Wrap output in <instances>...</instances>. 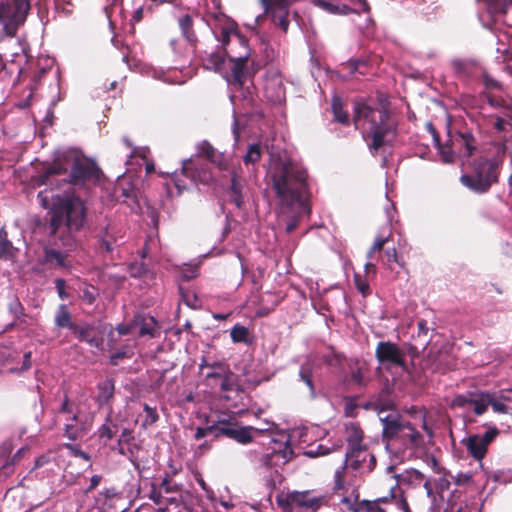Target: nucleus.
<instances>
[{
    "mask_svg": "<svg viewBox=\"0 0 512 512\" xmlns=\"http://www.w3.org/2000/svg\"><path fill=\"white\" fill-rule=\"evenodd\" d=\"M119 439L126 444H130L132 441H134L135 437L131 429L123 428Z\"/></svg>",
    "mask_w": 512,
    "mask_h": 512,
    "instance_id": "nucleus-59",
    "label": "nucleus"
},
{
    "mask_svg": "<svg viewBox=\"0 0 512 512\" xmlns=\"http://www.w3.org/2000/svg\"><path fill=\"white\" fill-rule=\"evenodd\" d=\"M55 287L58 293V296L60 299L65 300L68 298V294L65 290L66 288V281L63 278H57L55 280Z\"/></svg>",
    "mask_w": 512,
    "mask_h": 512,
    "instance_id": "nucleus-55",
    "label": "nucleus"
},
{
    "mask_svg": "<svg viewBox=\"0 0 512 512\" xmlns=\"http://www.w3.org/2000/svg\"><path fill=\"white\" fill-rule=\"evenodd\" d=\"M213 7L217 10V13L214 14V17L216 19H219L220 17L226 18L225 14L221 11L222 4L221 0H211Z\"/></svg>",
    "mask_w": 512,
    "mask_h": 512,
    "instance_id": "nucleus-63",
    "label": "nucleus"
},
{
    "mask_svg": "<svg viewBox=\"0 0 512 512\" xmlns=\"http://www.w3.org/2000/svg\"><path fill=\"white\" fill-rule=\"evenodd\" d=\"M270 178L281 208L297 207L298 214H310L308 172L302 165L279 159L271 167Z\"/></svg>",
    "mask_w": 512,
    "mask_h": 512,
    "instance_id": "nucleus-2",
    "label": "nucleus"
},
{
    "mask_svg": "<svg viewBox=\"0 0 512 512\" xmlns=\"http://www.w3.org/2000/svg\"><path fill=\"white\" fill-rule=\"evenodd\" d=\"M230 365L224 361H213L208 365V372L205 374V382L211 388L218 386V380L224 375Z\"/></svg>",
    "mask_w": 512,
    "mask_h": 512,
    "instance_id": "nucleus-25",
    "label": "nucleus"
},
{
    "mask_svg": "<svg viewBox=\"0 0 512 512\" xmlns=\"http://www.w3.org/2000/svg\"><path fill=\"white\" fill-rule=\"evenodd\" d=\"M205 157L209 162L217 165L220 169H227L222 154L207 141H202L198 145V154L195 158H190L183 163L182 171L186 177H190L194 182L208 184L212 180V174L207 164L200 163L199 158Z\"/></svg>",
    "mask_w": 512,
    "mask_h": 512,
    "instance_id": "nucleus-7",
    "label": "nucleus"
},
{
    "mask_svg": "<svg viewBox=\"0 0 512 512\" xmlns=\"http://www.w3.org/2000/svg\"><path fill=\"white\" fill-rule=\"evenodd\" d=\"M472 407L475 416H482L491 406L497 413H507L508 407L496 399L494 393L483 390H471L462 394H456L449 403L450 409H464Z\"/></svg>",
    "mask_w": 512,
    "mask_h": 512,
    "instance_id": "nucleus-8",
    "label": "nucleus"
},
{
    "mask_svg": "<svg viewBox=\"0 0 512 512\" xmlns=\"http://www.w3.org/2000/svg\"><path fill=\"white\" fill-rule=\"evenodd\" d=\"M487 98V102L488 104L491 106V107H494V108H503L504 111H503V115L505 116V113L508 112V108H512V106H508L505 102V100L501 97H498V96H495V95H492V94H487L486 96Z\"/></svg>",
    "mask_w": 512,
    "mask_h": 512,
    "instance_id": "nucleus-48",
    "label": "nucleus"
},
{
    "mask_svg": "<svg viewBox=\"0 0 512 512\" xmlns=\"http://www.w3.org/2000/svg\"><path fill=\"white\" fill-rule=\"evenodd\" d=\"M134 325L139 327L140 336H155L157 322L153 316L138 313L134 316Z\"/></svg>",
    "mask_w": 512,
    "mask_h": 512,
    "instance_id": "nucleus-27",
    "label": "nucleus"
},
{
    "mask_svg": "<svg viewBox=\"0 0 512 512\" xmlns=\"http://www.w3.org/2000/svg\"><path fill=\"white\" fill-rule=\"evenodd\" d=\"M507 117H500V116H497L495 118V122L493 124V127L494 129L497 131V132H503L506 130V126L508 125L510 128H512V124H511V120H507L506 119Z\"/></svg>",
    "mask_w": 512,
    "mask_h": 512,
    "instance_id": "nucleus-52",
    "label": "nucleus"
},
{
    "mask_svg": "<svg viewBox=\"0 0 512 512\" xmlns=\"http://www.w3.org/2000/svg\"><path fill=\"white\" fill-rule=\"evenodd\" d=\"M208 434H212L214 436V429H213L212 424L208 425L206 427H197L196 431H195V434H194V439L197 440V441L201 440L202 438H204Z\"/></svg>",
    "mask_w": 512,
    "mask_h": 512,
    "instance_id": "nucleus-54",
    "label": "nucleus"
},
{
    "mask_svg": "<svg viewBox=\"0 0 512 512\" xmlns=\"http://www.w3.org/2000/svg\"><path fill=\"white\" fill-rule=\"evenodd\" d=\"M81 297L85 303L92 305L97 297L96 289L94 287L84 289Z\"/></svg>",
    "mask_w": 512,
    "mask_h": 512,
    "instance_id": "nucleus-51",
    "label": "nucleus"
},
{
    "mask_svg": "<svg viewBox=\"0 0 512 512\" xmlns=\"http://www.w3.org/2000/svg\"><path fill=\"white\" fill-rule=\"evenodd\" d=\"M354 284L356 289L362 294L363 297H367L368 295L371 294L369 282L364 275L355 273Z\"/></svg>",
    "mask_w": 512,
    "mask_h": 512,
    "instance_id": "nucleus-40",
    "label": "nucleus"
},
{
    "mask_svg": "<svg viewBox=\"0 0 512 512\" xmlns=\"http://www.w3.org/2000/svg\"><path fill=\"white\" fill-rule=\"evenodd\" d=\"M91 429V421L84 413L67 416L64 424V436L71 441L85 437Z\"/></svg>",
    "mask_w": 512,
    "mask_h": 512,
    "instance_id": "nucleus-17",
    "label": "nucleus"
},
{
    "mask_svg": "<svg viewBox=\"0 0 512 512\" xmlns=\"http://www.w3.org/2000/svg\"><path fill=\"white\" fill-rule=\"evenodd\" d=\"M14 16L15 12L9 4H0V22L8 37H14L17 33L18 25L13 20Z\"/></svg>",
    "mask_w": 512,
    "mask_h": 512,
    "instance_id": "nucleus-24",
    "label": "nucleus"
},
{
    "mask_svg": "<svg viewBox=\"0 0 512 512\" xmlns=\"http://www.w3.org/2000/svg\"><path fill=\"white\" fill-rule=\"evenodd\" d=\"M54 324L57 329H68L80 342H85L91 347L99 348L103 342L102 332L93 323H78L73 320V315L65 304H60L54 315Z\"/></svg>",
    "mask_w": 512,
    "mask_h": 512,
    "instance_id": "nucleus-6",
    "label": "nucleus"
},
{
    "mask_svg": "<svg viewBox=\"0 0 512 512\" xmlns=\"http://www.w3.org/2000/svg\"><path fill=\"white\" fill-rule=\"evenodd\" d=\"M115 400V381L107 378L97 384V395L95 402L99 408L106 407L110 414L113 413V403Z\"/></svg>",
    "mask_w": 512,
    "mask_h": 512,
    "instance_id": "nucleus-18",
    "label": "nucleus"
},
{
    "mask_svg": "<svg viewBox=\"0 0 512 512\" xmlns=\"http://www.w3.org/2000/svg\"><path fill=\"white\" fill-rule=\"evenodd\" d=\"M300 379L307 385L310 395L315 396V388L312 380V369L309 366H302L299 371Z\"/></svg>",
    "mask_w": 512,
    "mask_h": 512,
    "instance_id": "nucleus-43",
    "label": "nucleus"
},
{
    "mask_svg": "<svg viewBox=\"0 0 512 512\" xmlns=\"http://www.w3.org/2000/svg\"><path fill=\"white\" fill-rule=\"evenodd\" d=\"M375 358L385 367H401L404 368L405 353L396 343L391 341H380L375 349Z\"/></svg>",
    "mask_w": 512,
    "mask_h": 512,
    "instance_id": "nucleus-15",
    "label": "nucleus"
},
{
    "mask_svg": "<svg viewBox=\"0 0 512 512\" xmlns=\"http://www.w3.org/2000/svg\"><path fill=\"white\" fill-rule=\"evenodd\" d=\"M135 328V325H134V319L132 320L131 323L129 324H119L117 327H116V330L118 331V333L120 335H129L132 331V329Z\"/></svg>",
    "mask_w": 512,
    "mask_h": 512,
    "instance_id": "nucleus-60",
    "label": "nucleus"
},
{
    "mask_svg": "<svg viewBox=\"0 0 512 512\" xmlns=\"http://www.w3.org/2000/svg\"><path fill=\"white\" fill-rule=\"evenodd\" d=\"M181 297L183 302L190 308L198 310L201 308V303L198 296L195 293H185L181 291Z\"/></svg>",
    "mask_w": 512,
    "mask_h": 512,
    "instance_id": "nucleus-47",
    "label": "nucleus"
},
{
    "mask_svg": "<svg viewBox=\"0 0 512 512\" xmlns=\"http://www.w3.org/2000/svg\"><path fill=\"white\" fill-rule=\"evenodd\" d=\"M441 154L443 162L452 163L454 161V151L448 145L443 146L440 143V147H437Z\"/></svg>",
    "mask_w": 512,
    "mask_h": 512,
    "instance_id": "nucleus-50",
    "label": "nucleus"
},
{
    "mask_svg": "<svg viewBox=\"0 0 512 512\" xmlns=\"http://www.w3.org/2000/svg\"><path fill=\"white\" fill-rule=\"evenodd\" d=\"M295 0H260L266 14L288 11Z\"/></svg>",
    "mask_w": 512,
    "mask_h": 512,
    "instance_id": "nucleus-33",
    "label": "nucleus"
},
{
    "mask_svg": "<svg viewBox=\"0 0 512 512\" xmlns=\"http://www.w3.org/2000/svg\"><path fill=\"white\" fill-rule=\"evenodd\" d=\"M237 424L239 423L234 417L219 418L217 421L212 423L214 435L218 434V429L231 428Z\"/></svg>",
    "mask_w": 512,
    "mask_h": 512,
    "instance_id": "nucleus-45",
    "label": "nucleus"
},
{
    "mask_svg": "<svg viewBox=\"0 0 512 512\" xmlns=\"http://www.w3.org/2000/svg\"><path fill=\"white\" fill-rule=\"evenodd\" d=\"M294 457V451L290 446L289 442L286 443L282 450H273L270 453H266L261 457V463L267 468L275 466L285 465L290 462Z\"/></svg>",
    "mask_w": 512,
    "mask_h": 512,
    "instance_id": "nucleus-21",
    "label": "nucleus"
},
{
    "mask_svg": "<svg viewBox=\"0 0 512 512\" xmlns=\"http://www.w3.org/2000/svg\"><path fill=\"white\" fill-rule=\"evenodd\" d=\"M250 51L249 48L242 52H236L233 55H229L230 69L222 73L223 78L227 83L236 88H243L246 80L251 78L257 72V68L248 66Z\"/></svg>",
    "mask_w": 512,
    "mask_h": 512,
    "instance_id": "nucleus-10",
    "label": "nucleus"
},
{
    "mask_svg": "<svg viewBox=\"0 0 512 512\" xmlns=\"http://www.w3.org/2000/svg\"><path fill=\"white\" fill-rule=\"evenodd\" d=\"M344 465L347 468L369 473L376 466V457L368 450L366 445L347 449Z\"/></svg>",
    "mask_w": 512,
    "mask_h": 512,
    "instance_id": "nucleus-14",
    "label": "nucleus"
},
{
    "mask_svg": "<svg viewBox=\"0 0 512 512\" xmlns=\"http://www.w3.org/2000/svg\"><path fill=\"white\" fill-rule=\"evenodd\" d=\"M345 439L348 443V449L364 446V433L359 424L350 422L345 426Z\"/></svg>",
    "mask_w": 512,
    "mask_h": 512,
    "instance_id": "nucleus-28",
    "label": "nucleus"
},
{
    "mask_svg": "<svg viewBox=\"0 0 512 512\" xmlns=\"http://www.w3.org/2000/svg\"><path fill=\"white\" fill-rule=\"evenodd\" d=\"M230 337L234 343H250L249 330L245 326L236 324L230 331Z\"/></svg>",
    "mask_w": 512,
    "mask_h": 512,
    "instance_id": "nucleus-35",
    "label": "nucleus"
},
{
    "mask_svg": "<svg viewBox=\"0 0 512 512\" xmlns=\"http://www.w3.org/2000/svg\"><path fill=\"white\" fill-rule=\"evenodd\" d=\"M492 17L504 16L512 7V0H477Z\"/></svg>",
    "mask_w": 512,
    "mask_h": 512,
    "instance_id": "nucleus-29",
    "label": "nucleus"
},
{
    "mask_svg": "<svg viewBox=\"0 0 512 512\" xmlns=\"http://www.w3.org/2000/svg\"><path fill=\"white\" fill-rule=\"evenodd\" d=\"M67 173V167L64 166V164L58 160L54 161L52 164H49L48 166L43 168V171L40 175L37 177V184L38 185H47L50 184V178L55 175H63Z\"/></svg>",
    "mask_w": 512,
    "mask_h": 512,
    "instance_id": "nucleus-30",
    "label": "nucleus"
},
{
    "mask_svg": "<svg viewBox=\"0 0 512 512\" xmlns=\"http://www.w3.org/2000/svg\"><path fill=\"white\" fill-rule=\"evenodd\" d=\"M218 385L222 392H230L239 390L238 375L235 374L231 368L227 369L226 373L218 380Z\"/></svg>",
    "mask_w": 512,
    "mask_h": 512,
    "instance_id": "nucleus-32",
    "label": "nucleus"
},
{
    "mask_svg": "<svg viewBox=\"0 0 512 512\" xmlns=\"http://www.w3.org/2000/svg\"><path fill=\"white\" fill-rule=\"evenodd\" d=\"M26 451V448H20L12 457V459L10 460V462H7L3 467L6 468L8 465H13L15 463H17L22 455L25 453Z\"/></svg>",
    "mask_w": 512,
    "mask_h": 512,
    "instance_id": "nucleus-62",
    "label": "nucleus"
},
{
    "mask_svg": "<svg viewBox=\"0 0 512 512\" xmlns=\"http://www.w3.org/2000/svg\"><path fill=\"white\" fill-rule=\"evenodd\" d=\"M102 476L101 475H93L90 479V485L85 490L86 493H89L93 491L101 482Z\"/></svg>",
    "mask_w": 512,
    "mask_h": 512,
    "instance_id": "nucleus-61",
    "label": "nucleus"
},
{
    "mask_svg": "<svg viewBox=\"0 0 512 512\" xmlns=\"http://www.w3.org/2000/svg\"><path fill=\"white\" fill-rule=\"evenodd\" d=\"M346 469L347 467L343 465L341 468L335 471L333 491L336 494H344L347 491L345 482Z\"/></svg>",
    "mask_w": 512,
    "mask_h": 512,
    "instance_id": "nucleus-36",
    "label": "nucleus"
},
{
    "mask_svg": "<svg viewBox=\"0 0 512 512\" xmlns=\"http://www.w3.org/2000/svg\"><path fill=\"white\" fill-rule=\"evenodd\" d=\"M484 83H485L486 88H492V89L500 88V83L487 75L484 77Z\"/></svg>",
    "mask_w": 512,
    "mask_h": 512,
    "instance_id": "nucleus-64",
    "label": "nucleus"
},
{
    "mask_svg": "<svg viewBox=\"0 0 512 512\" xmlns=\"http://www.w3.org/2000/svg\"><path fill=\"white\" fill-rule=\"evenodd\" d=\"M9 310L15 315L16 318H19L23 315V306L18 299L13 300L9 304Z\"/></svg>",
    "mask_w": 512,
    "mask_h": 512,
    "instance_id": "nucleus-58",
    "label": "nucleus"
},
{
    "mask_svg": "<svg viewBox=\"0 0 512 512\" xmlns=\"http://www.w3.org/2000/svg\"><path fill=\"white\" fill-rule=\"evenodd\" d=\"M499 163L494 159L479 157L474 159L469 170L461 178V183L477 193H485L498 182Z\"/></svg>",
    "mask_w": 512,
    "mask_h": 512,
    "instance_id": "nucleus-5",
    "label": "nucleus"
},
{
    "mask_svg": "<svg viewBox=\"0 0 512 512\" xmlns=\"http://www.w3.org/2000/svg\"><path fill=\"white\" fill-rule=\"evenodd\" d=\"M131 357L132 353H129L127 351H117L110 355V364L113 366H117L122 359Z\"/></svg>",
    "mask_w": 512,
    "mask_h": 512,
    "instance_id": "nucleus-53",
    "label": "nucleus"
},
{
    "mask_svg": "<svg viewBox=\"0 0 512 512\" xmlns=\"http://www.w3.org/2000/svg\"><path fill=\"white\" fill-rule=\"evenodd\" d=\"M451 66L458 77H467L472 72V64L467 60L454 59Z\"/></svg>",
    "mask_w": 512,
    "mask_h": 512,
    "instance_id": "nucleus-37",
    "label": "nucleus"
},
{
    "mask_svg": "<svg viewBox=\"0 0 512 512\" xmlns=\"http://www.w3.org/2000/svg\"><path fill=\"white\" fill-rule=\"evenodd\" d=\"M245 186V180L240 175V172L234 169L231 172L230 186L227 189V194L230 203L234 204L238 209L244 206L243 189Z\"/></svg>",
    "mask_w": 512,
    "mask_h": 512,
    "instance_id": "nucleus-22",
    "label": "nucleus"
},
{
    "mask_svg": "<svg viewBox=\"0 0 512 512\" xmlns=\"http://www.w3.org/2000/svg\"><path fill=\"white\" fill-rule=\"evenodd\" d=\"M115 239L112 235H109L108 231L99 239L98 249L101 253H111L113 251V245Z\"/></svg>",
    "mask_w": 512,
    "mask_h": 512,
    "instance_id": "nucleus-44",
    "label": "nucleus"
},
{
    "mask_svg": "<svg viewBox=\"0 0 512 512\" xmlns=\"http://www.w3.org/2000/svg\"><path fill=\"white\" fill-rule=\"evenodd\" d=\"M499 435L497 427L489 428L483 435L472 434L462 440V444L466 447L469 455L475 460L481 461L487 454L488 446Z\"/></svg>",
    "mask_w": 512,
    "mask_h": 512,
    "instance_id": "nucleus-13",
    "label": "nucleus"
},
{
    "mask_svg": "<svg viewBox=\"0 0 512 512\" xmlns=\"http://www.w3.org/2000/svg\"><path fill=\"white\" fill-rule=\"evenodd\" d=\"M262 151L259 144H252L249 146L247 153L243 157V161L246 165L254 164L261 158Z\"/></svg>",
    "mask_w": 512,
    "mask_h": 512,
    "instance_id": "nucleus-39",
    "label": "nucleus"
},
{
    "mask_svg": "<svg viewBox=\"0 0 512 512\" xmlns=\"http://www.w3.org/2000/svg\"><path fill=\"white\" fill-rule=\"evenodd\" d=\"M119 431V425L112 419V414L108 412L104 423L98 428L97 435L100 439L111 440Z\"/></svg>",
    "mask_w": 512,
    "mask_h": 512,
    "instance_id": "nucleus-31",
    "label": "nucleus"
},
{
    "mask_svg": "<svg viewBox=\"0 0 512 512\" xmlns=\"http://www.w3.org/2000/svg\"><path fill=\"white\" fill-rule=\"evenodd\" d=\"M181 34L187 43L195 48L198 44V37L193 28V18L189 14H185L178 20Z\"/></svg>",
    "mask_w": 512,
    "mask_h": 512,
    "instance_id": "nucleus-26",
    "label": "nucleus"
},
{
    "mask_svg": "<svg viewBox=\"0 0 512 512\" xmlns=\"http://www.w3.org/2000/svg\"><path fill=\"white\" fill-rule=\"evenodd\" d=\"M272 18L273 23L278 26L282 31L287 32L289 28V10L283 12H277L269 14Z\"/></svg>",
    "mask_w": 512,
    "mask_h": 512,
    "instance_id": "nucleus-42",
    "label": "nucleus"
},
{
    "mask_svg": "<svg viewBox=\"0 0 512 512\" xmlns=\"http://www.w3.org/2000/svg\"><path fill=\"white\" fill-rule=\"evenodd\" d=\"M45 230L56 247H44L41 264L49 269L68 270L71 263L68 253L74 251L78 244V234L88 226V208L86 202L75 194L58 197L48 210Z\"/></svg>",
    "mask_w": 512,
    "mask_h": 512,
    "instance_id": "nucleus-1",
    "label": "nucleus"
},
{
    "mask_svg": "<svg viewBox=\"0 0 512 512\" xmlns=\"http://www.w3.org/2000/svg\"><path fill=\"white\" fill-rule=\"evenodd\" d=\"M451 145L463 157H470L477 148V140L469 131L456 132L451 136Z\"/></svg>",
    "mask_w": 512,
    "mask_h": 512,
    "instance_id": "nucleus-19",
    "label": "nucleus"
},
{
    "mask_svg": "<svg viewBox=\"0 0 512 512\" xmlns=\"http://www.w3.org/2000/svg\"><path fill=\"white\" fill-rule=\"evenodd\" d=\"M102 175L101 169L91 159L73 157L67 182L74 186H83L88 181H98Z\"/></svg>",
    "mask_w": 512,
    "mask_h": 512,
    "instance_id": "nucleus-11",
    "label": "nucleus"
},
{
    "mask_svg": "<svg viewBox=\"0 0 512 512\" xmlns=\"http://www.w3.org/2000/svg\"><path fill=\"white\" fill-rule=\"evenodd\" d=\"M383 424L382 437L388 444H400L404 448H418L423 444V436L399 414L380 417Z\"/></svg>",
    "mask_w": 512,
    "mask_h": 512,
    "instance_id": "nucleus-4",
    "label": "nucleus"
},
{
    "mask_svg": "<svg viewBox=\"0 0 512 512\" xmlns=\"http://www.w3.org/2000/svg\"><path fill=\"white\" fill-rule=\"evenodd\" d=\"M233 54H235V51L224 52L217 48L204 60V67L208 70L222 74L226 58L229 60V55Z\"/></svg>",
    "mask_w": 512,
    "mask_h": 512,
    "instance_id": "nucleus-23",
    "label": "nucleus"
},
{
    "mask_svg": "<svg viewBox=\"0 0 512 512\" xmlns=\"http://www.w3.org/2000/svg\"><path fill=\"white\" fill-rule=\"evenodd\" d=\"M59 412L62 414H67L68 416H72L73 414H76V413H81L80 411L75 410L74 405L72 403H70V400L67 395H65L64 400L61 403Z\"/></svg>",
    "mask_w": 512,
    "mask_h": 512,
    "instance_id": "nucleus-49",
    "label": "nucleus"
},
{
    "mask_svg": "<svg viewBox=\"0 0 512 512\" xmlns=\"http://www.w3.org/2000/svg\"><path fill=\"white\" fill-rule=\"evenodd\" d=\"M354 125L362 128L364 123H369V128L363 130V138L367 142L369 150L375 155L384 146H392L397 134V123L391 118L390 111L385 107H371L364 102H356L354 105Z\"/></svg>",
    "mask_w": 512,
    "mask_h": 512,
    "instance_id": "nucleus-3",
    "label": "nucleus"
},
{
    "mask_svg": "<svg viewBox=\"0 0 512 512\" xmlns=\"http://www.w3.org/2000/svg\"><path fill=\"white\" fill-rule=\"evenodd\" d=\"M255 430L252 426H240L239 424L231 428L218 429V434L214 435V439H220L221 437L230 438L240 444H248L253 441L252 432Z\"/></svg>",
    "mask_w": 512,
    "mask_h": 512,
    "instance_id": "nucleus-20",
    "label": "nucleus"
},
{
    "mask_svg": "<svg viewBox=\"0 0 512 512\" xmlns=\"http://www.w3.org/2000/svg\"><path fill=\"white\" fill-rule=\"evenodd\" d=\"M216 39L221 43L218 49L226 51H235L229 48L231 42H235L242 50L248 49V39L239 31L238 25L234 20L226 19L225 24L220 28V34Z\"/></svg>",
    "mask_w": 512,
    "mask_h": 512,
    "instance_id": "nucleus-16",
    "label": "nucleus"
},
{
    "mask_svg": "<svg viewBox=\"0 0 512 512\" xmlns=\"http://www.w3.org/2000/svg\"><path fill=\"white\" fill-rule=\"evenodd\" d=\"M391 235H392L391 232H389L387 236L378 235L375 238L373 245L370 247V249L367 252V259H369V260L374 259L375 253H377V252L379 253L383 250L384 246L389 242Z\"/></svg>",
    "mask_w": 512,
    "mask_h": 512,
    "instance_id": "nucleus-38",
    "label": "nucleus"
},
{
    "mask_svg": "<svg viewBox=\"0 0 512 512\" xmlns=\"http://www.w3.org/2000/svg\"><path fill=\"white\" fill-rule=\"evenodd\" d=\"M164 491L165 493H172L178 491V486L176 484H172L170 478L165 477L160 484V492Z\"/></svg>",
    "mask_w": 512,
    "mask_h": 512,
    "instance_id": "nucleus-56",
    "label": "nucleus"
},
{
    "mask_svg": "<svg viewBox=\"0 0 512 512\" xmlns=\"http://www.w3.org/2000/svg\"><path fill=\"white\" fill-rule=\"evenodd\" d=\"M400 508L403 512H410L409 505L403 498H378L376 500H362L354 506L355 512H394Z\"/></svg>",
    "mask_w": 512,
    "mask_h": 512,
    "instance_id": "nucleus-12",
    "label": "nucleus"
},
{
    "mask_svg": "<svg viewBox=\"0 0 512 512\" xmlns=\"http://www.w3.org/2000/svg\"><path fill=\"white\" fill-rule=\"evenodd\" d=\"M17 253L18 249L7 239V234L0 232V259L13 260Z\"/></svg>",
    "mask_w": 512,
    "mask_h": 512,
    "instance_id": "nucleus-34",
    "label": "nucleus"
},
{
    "mask_svg": "<svg viewBox=\"0 0 512 512\" xmlns=\"http://www.w3.org/2000/svg\"><path fill=\"white\" fill-rule=\"evenodd\" d=\"M327 499L311 490L280 492L276 503L283 512H315L320 509Z\"/></svg>",
    "mask_w": 512,
    "mask_h": 512,
    "instance_id": "nucleus-9",
    "label": "nucleus"
},
{
    "mask_svg": "<svg viewBox=\"0 0 512 512\" xmlns=\"http://www.w3.org/2000/svg\"><path fill=\"white\" fill-rule=\"evenodd\" d=\"M385 256L387 258L388 264L394 262L403 267L404 263L400 261L396 248L387 249L385 251Z\"/></svg>",
    "mask_w": 512,
    "mask_h": 512,
    "instance_id": "nucleus-57",
    "label": "nucleus"
},
{
    "mask_svg": "<svg viewBox=\"0 0 512 512\" xmlns=\"http://www.w3.org/2000/svg\"><path fill=\"white\" fill-rule=\"evenodd\" d=\"M143 410L146 413V418L142 424L143 427L153 425L158 421L159 415L156 411V408L150 407L148 404H144Z\"/></svg>",
    "mask_w": 512,
    "mask_h": 512,
    "instance_id": "nucleus-46",
    "label": "nucleus"
},
{
    "mask_svg": "<svg viewBox=\"0 0 512 512\" xmlns=\"http://www.w3.org/2000/svg\"><path fill=\"white\" fill-rule=\"evenodd\" d=\"M332 110L334 118L337 122L347 125L349 123V116L343 110L342 103L339 99H336L332 103Z\"/></svg>",
    "mask_w": 512,
    "mask_h": 512,
    "instance_id": "nucleus-41",
    "label": "nucleus"
}]
</instances>
